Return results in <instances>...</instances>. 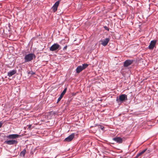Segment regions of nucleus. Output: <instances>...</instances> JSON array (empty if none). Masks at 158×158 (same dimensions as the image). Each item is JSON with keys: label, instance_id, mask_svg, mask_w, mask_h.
Segmentation results:
<instances>
[{"label": "nucleus", "instance_id": "412c9836", "mask_svg": "<svg viewBox=\"0 0 158 158\" xmlns=\"http://www.w3.org/2000/svg\"><path fill=\"white\" fill-rule=\"evenodd\" d=\"M31 125H28V128H30V127H31Z\"/></svg>", "mask_w": 158, "mask_h": 158}, {"label": "nucleus", "instance_id": "ddd939ff", "mask_svg": "<svg viewBox=\"0 0 158 158\" xmlns=\"http://www.w3.org/2000/svg\"><path fill=\"white\" fill-rule=\"evenodd\" d=\"M110 41V39L109 38H106L102 41L101 44L103 46H106L108 44V43Z\"/></svg>", "mask_w": 158, "mask_h": 158}, {"label": "nucleus", "instance_id": "f3484780", "mask_svg": "<svg viewBox=\"0 0 158 158\" xmlns=\"http://www.w3.org/2000/svg\"><path fill=\"white\" fill-rule=\"evenodd\" d=\"M29 74H30L31 75H33L35 74V73L33 72L32 71L29 72L28 73Z\"/></svg>", "mask_w": 158, "mask_h": 158}, {"label": "nucleus", "instance_id": "a211bd4d", "mask_svg": "<svg viewBox=\"0 0 158 158\" xmlns=\"http://www.w3.org/2000/svg\"><path fill=\"white\" fill-rule=\"evenodd\" d=\"M104 28L106 30H107V31H109V29L106 26H104Z\"/></svg>", "mask_w": 158, "mask_h": 158}, {"label": "nucleus", "instance_id": "f257e3e1", "mask_svg": "<svg viewBox=\"0 0 158 158\" xmlns=\"http://www.w3.org/2000/svg\"><path fill=\"white\" fill-rule=\"evenodd\" d=\"M36 57L35 55L33 53H30L26 54L24 57L25 62H29L32 60L35 59Z\"/></svg>", "mask_w": 158, "mask_h": 158}, {"label": "nucleus", "instance_id": "1a4fd4ad", "mask_svg": "<svg viewBox=\"0 0 158 158\" xmlns=\"http://www.w3.org/2000/svg\"><path fill=\"white\" fill-rule=\"evenodd\" d=\"M75 134L74 133H72L71 135H70L68 137L66 138L64 141L65 142H69L71 141L74 138Z\"/></svg>", "mask_w": 158, "mask_h": 158}, {"label": "nucleus", "instance_id": "6e6552de", "mask_svg": "<svg viewBox=\"0 0 158 158\" xmlns=\"http://www.w3.org/2000/svg\"><path fill=\"white\" fill-rule=\"evenodd\" d=\"M156 40H152L148 46V48L150 49H153L156 45Z\"/></svg>", "mask_w": 158, "mask_h": 158}, {"label": "nucleus", "instance_id": "9b49d317", "mask_svg": "<svg viewBox=\"0 0 158 158\" xmlns=\"http://www.w3.org/2000/svg\"><path fill=\"white\" fill-rule=\"evenodd\" d=\"M113 140L118 143H123V139L120 137H116L113 139Z\"/></svg>", "mask_w": 158, "mask_h": 158}, {"label": "nucleus", "instance_id": "39448f33", "mask_svg": "<svg viewBox=\"0 0 158 158\" xmlns=\"http://www.w3.org/2000/svg\"><path fill=\"white\" fill-rule=\"evenodd\" d=\"M18 143V142L17 140L13 139L6 140L4 142L5 144L9 145L16 144Z\"/></svg>", "mask_w": 158, "mask_h": 158}, {"label": "nucleus", "instance_id": "f8f14e48", "mask_svg": "<svg viewBox=\"0 0 158 158\" xmlns=\"http://www.w3.org/2000/svg\"><path fill=\"white\" fill-rule=\"evenodd\" d=\"M67 90V88H65L64 89V90L61 93L58 99L57 103H58V102H59L60 100L61 99V98L63 97V96L64 95V94L66 93Z\"/></svg>", "mask_w": 158, "mask_h": 158}, {"label": "nucleus", "instance_id": "aec40b11", "mask_svg": "<svg viewBox=\"0 0 158 158\" xmlns=\"http://www.w3.org/2000/svg\"><path fill=\"white\" fill-rule=\"evenodd\" d=\"M3 124V123L2 122H0V128L2 127Z\"/></svg>", "mask_w": 158, "mask_h": 158}, {"label": "nucleus", "instance_id": "9d476101", "mask_svg": "<svg viewBox=\"0 0 158 158\" xmlns=\"http://www.w3.org/2000/svg\"><path fill=\"white\" fill-rule=\"evenodd\" d=\"M133 61V60H126L124 63V67H127L131 64Z\"/></svg>", "mask_w": 158, "mask_h": 158}, {"label": "nucleus", "instance_id": "4468645a", "mask_svg": "<svg viewBox=\"0 0 158 158\" xmlns=\"http://www.w3.org/2000/svg\"><path fill=\"white\" fill-rule=\"evenodd\" d=\"M16 73V70H13L11 71H10L9 72H8L7 73V76L9 77H10L12 76L15 74Z\"/></svg>", "mask_w": 158, "mask_h": 158}, {"label": "nucleus", "instance_id": "dca6fc26", "mask_svg": "<svg viewBox=\"0 0 158 158\" xmlns=\"http://www.w3.org/2000/svg\"><path fill=\"white\" fill-rule=\"evenodd\" d=\"M26 152V150L25 149L23 150L20 153V155L21 156H24Z\"/></svg>", "mask_w": 158, "mask_h": 158}, {"label": "nucleus", "instance_id": "2eb2a0df", "mask_svg": "<svg viewBox=\"0 0 158 158\" xmlns=\"http://www.w3.org/2000/svg\"><path fill=\"white\" fill-rule=\"evenodd\" d=\"M146 149H145L143 150V151H142L141 152L137 154L135 157V158H138L142 154H143V153H144L146 150Z\"/></svg>", "mask_w": 158, "mask_h": 158}, {"label": "nucleus", "instance_id": "20e7f679", "mask_svg": "<svg viewBox=\"0 0 158 158\" xmlns=\"http://www.w3.org/2000/svg\"><path fill=\"white\" fill-rule=\"evenodd\" d=\"M88 66L87 64H84L82 65H80L78 66L76 69V72L77 73H79L83 70L86 69Z\"/></svg>", "mask_w": 158, "mask_h": 158}, {"label": "nucleus", "instance_id": "4be33fe9", "mask_svg": "<svg viewBox=\"0 0 158 158\" xmlns=\"http://www.w3.org/2000/svg\"><path fill=\"white\" fill-rule=\"evenodd\" d=\"M104 128V127H102L101 128V129L102 130H103Z\"/></svg>", "mask_w": 158, "mask_h": 158}, {"label": "nucleus", "instance_id": "423d86ee", "mask_svg": "<svg viewBox=\"0 0 158 158\" xmlns=\"http://www.w3.org/2000/svg\"><path fill=\"white\" fill-rule=\"evenodd\" d=\"M60 0L57 1L53 5L52 8V10L54 12H56L57 10V8L59 5Z\"/></svg>", "mask_w": 158, "mask_h": 158}, {"label": "nucleus", "instance_id": "f03ea898", "mask_svg": "<svg viewBox=\"0 0 158 158\" xmlns=\"http://www.w3.org/2000/svg\"><path fill=\"white\" fill-rule=\"evenodd\" d=\"M127 100V95L125 94H122L119 96V97H117L116 101L118 104H121L124 101Z\"/></svg>", "mask_w": 158, "mask_h": 158}, {"label": "nucleus", "instance_id": "7ed1b4c3", "mask_svg": "<svg viewBox=\"0 0 158 158\" xmlns=\"http://www.w3.org/2000/svg\"><path fill=\"white\" fill-rule=\"evenodd\" d=\"M61 48L60 46L57 43H55L50 48V50L52 51H58Z\"/></svg>", "mask_w": 158, "mask_h": 158}, {"label": "nucleus", "instance_id": "0eeeda50", "mask_svg": "<svg viewBox=\"0 0 158 158\" xmlns=\"http://www.w3.org/2000/svg\"><path fill=\"white\" fill-rule=\"evenodd\" d=\"M20 136V135L18 134H14L10 135H8L6 136V138L9 139H12L14 140L16 138H18Z\"/></svg>", "mask_w": 158, "mask_h": 158}, {"label": "nucleus", "instance_id": "6ab92c4d", "mask_svg": "<svg viewBox=\"0 0 158 158\" xmlns=\"http://www.w3.org/2000/svg\"><path fill=\"white\" fill-rule=\"evenodd\" d=\"M67 46H64L63 48V50L64 51H65L66 50V49H67Z\"/></svg>", "mask_w": 158, "mask_h": 158}]
</instances>
